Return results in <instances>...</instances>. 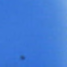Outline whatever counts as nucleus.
<instances>
[{
	"mask_svg": "<svg viewBox=\"0 0 67 67\" xmlns=\"http://www.w3.org/2000/svg\"><path fill=\"white\" fill-rule=\"evenodd\" d=\"M22 59H23V57H22Z\"/></svg>",
	"mask_w": 67,
	"mask_h": 67,
	"instance_id": "obj_1",
	"label": "nucleus"
}]
</instances>
